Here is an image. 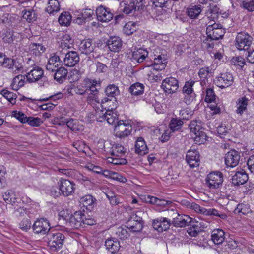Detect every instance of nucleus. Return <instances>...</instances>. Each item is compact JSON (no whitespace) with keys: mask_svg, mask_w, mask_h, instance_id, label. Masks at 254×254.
<instances>
[{"mask_svg":"<svg viewBox=\"0 0 254 254\" xmlns=\"http://www.w3.org/2000/svg\"><path fill=\"white\" fill-rule=\"evenodd\" d=\"M31 222L27 218H23L19 223V227L22 230L27 232L31 227Z\"/></svg>","mask_w":254,"mask_h":254,"instance_id":"bf43d9fd","label":"nucleus"},{"mask_svg":"<svg viewBox=\"0 0 254 254\" xmlns=\"http://www.w3.org/2000/svg\"><path fill=\"white\" fill-rule=\"evenodd\" d=\"M250 211V209L247 205L241 203L238 204L234 211L235 213H242L245 214L249 213Z\"/></svg>","mask_w":254,"mask_h":254,"instance_id":"e2e57ef3","label":"nucleus"},{"mask_svg":"<svg viewBox=\"0 0 254 254\" xmlns=\"http://www.w3.org/2000/svg\"><path fill=\"white\" fill-rule=\"evenodd\" d=\"M62 173L65 175L71 177L79 181L85 182L89 181V178L87 176H84L80 172L71 169H63Z\"/></svg>","mask_w":254,"mask_h":254,"instance_id":"bb28decb","label":"nucleus"},{"mask_svg":"<svg viewBox=\"0 0 254 254\" xmlns=\"http://www.w3.org/2000/svg\"><path fill=\"white\" fill-rule=\"evenodd\" d=\"M233 81L234 78L232 74L229 72H225L221 73L220 76L214 80V83L218 87L224 88L231 85Z\"/></svg>","mask_w":254,"mask_h":254,"instance_id":"2eb2a0df","label":"nucleus"},{"mask_svg":"<svg viewBox=\"0 0 254 254\" xmlns=\"http://www.w3.org/2000/svg\"><path fill=\"white\" fill-rule=\"evenodd\" d=\"M0 66L12 70L15 73H22L24 65L20 58L12 59L7 57L4 54L0 53Z\"/></svg>","mask_w":254,"mask_h":254,"instance_id":"f257e3e1","label":"nucleus"},{"mask_svg":"<svg viewBox=\"0 0 254 254\" xmlns=\"http://www.w3.org/2000/svg\"><path fill=\"white\" fill-rule=\"evenodd\" d=\"M107 45L111 51L117 52L121 49L123 41L118 36H111L107 40Z\"/></svg>","mask_w":254,"mask_h":254,"instance_id":"5701e85b","label":"nucleus"},{"mask_svg":"<svg viewBox=\"0 0 254 254\" xmlns=\"http://www.w3.org/2000/svg\"><path fill=\"white\" fill-rule=\"evenodd\" d=\"M54 74V79L59 83H63L66 79L67 70L64 67H59L55 71Z\"/></svg>","mask_w":254,"mask_h":254,"instance_id":"f704fd0d","label":"nucleus"},{"mask_svg":"<svg viewBox=\"0 0 254 254\" xmlns=\"http://www.w3.org/2000/svg\"><path fill=\"white\" fill-rule=\"evenodd\" d=\"M70 212L68 210H64L63 209L61 210L59 213V219H63L65 220L66 223H67L69 219H70V216H71Z\"/></svg>","mask_w":254,"mask_h":254,"instance_id":"774afa93","label":"nucleus"},{"mask_svg":"<svg viewBox=\"0 0 254 254\" xmlns=\"http://www.w3.org/2000/svg\"><path fill=\"white\" fill-rule=\"evenodd\" d=\"M48 240V246L50 251L56 252L62 248L64 244L65 237L61 232H56L53 233L50 232L47 234Z\"/></svg>","mask_w":254,"mask_h":254,"instance_id":"7ed1b4c3","label":"nucleus"},{"mask_svg":"<svg viewBox=\"0 0 254 254\" xmlns=\"http://www.w3.org/2000/svg\"><path fill=\"white\" fill-rule=\"evenodd\" d=\"M108 161L116 165H125L127 163V160L122 157L112 156L108 158Z\"/></svg>","mask_w":254,"mask_h":254,"instance_id":"13d9d810","label":"nucleus"},{"mask_svg":"<svg viewBox=\"0 0 254 254\" xmlns=\"http://www.w3.org/2000/svg\"><path fill=\"white\" fill-rule=\"evenodd\" d=\"M72 17L68 12H64L61 14L58 21L60 25L68 26L70 24Z\"/></svg>","mask_w":254,"mask_h":254,"instance_id":"49530a36","label":"nucleus"},{"mask_svg":"<svg viewBox=\"0 0 254 254\" xmlns=\"http://www.w3.org/2000/svg\"><path fill=\"white\" fill-rule=\"evenodd\" d=\"M1 94L12 104L14 105L16 103L17 96L13 92L6 89H3L1 91Z\"/></svg>","mask_w":254,"mask_h":254,"instance_id":"603ef678","label":"nucleus"},{"mask_svg":"<svg viewBox=\"0 0 254 254\" xmlns=\"http://www.w3.org/2000/svg\"><path fill=\"white\" fill-rule=\"evenodd\" d=\"M206 181L210 189H218L223 182V174L219 171L210 173L206 178Z\"/></svg>","mask_w":254,"mask_h":254,"instance_id":"423d86ee","label":"nucleus"},{"mask_svg":"<svg viewBox=\"0 0 254 254\" xmlns=\"http://www.w3.org/2000/svg\"><path fill=\"white\" fill-rule=\"evenodd\" d=\"M67 223L73 229H79L82 227L83 219L85 218V215L81 211L75 212L71 214Z\"/></svg>","mask_w":254,"mask_h":254,"instance_id":"aec40b11","label":"nucleus"},{"mask_svg":"<svg viewBox=\"0 0 254 254\" xmlns=\"http://www.w3.org/2000/svg\"><path fill=\"white\" fill-rule=\"evenodd\" d=\"M105 246L108 251L112 254L117 252L121 247L120 242L115 238H108L105 241Z\"/></svg>","mask_w":254,"mask_h":254,"instance_id":"7c9ffc66","label":"nucleus"},{"mask_svg":"<svg viewBox=\"0 0 254 254\" xmlns=\"http://www.w3.org/2000/svg\"><path fill=\"white\" fill-rule=\"evenodd\" d=\"M147 201L151 204L155 205L160 208V210L166 211L171 207L173 203L170 200H166L164 199H159L156 197L148 196Z\"/></svg>","mask_w":254,"mask_h":254,"instance_id":"a211bd4d","label":"nucleus"},{"mask_svg":"<svg viewBox=\"0 0 254 254\" xmlns=\"http://www.w3.org/2000/svg\"><path fill=\"white\" fill-rule=\"evenodd\" d=\"M131 131V125L125 123L124 121H119L115 127V136L120 138L128 136Z\"/></svg>","mask_w":254,"mask_h":254,"instance_id":"9b49d317","label":"nucleus"},{"mask_svg":"<svg viewBox=\"0 0 254 254\" xmlns=\"http://www.w3.org/2000/svg\"><path fill=\"white\" fill-rule=\"evenodd\" d=\"M225 239V232L222 229H218L212 231L211 240L216 245L221 244Z\"/></svg>","mask_w":254,"mask_h":254,"instance_id":"2f4dec72","label":"nucleus"},{"mask_svg":"<svg viewBox=\"0 0 254 254\" xmlns=\"http://www.w3.org/2000/svg\"><path fill=\"white\" fill-rule=\"evenodd\" d=\"M247 105L248 99L245 97L242 98L237 103L236 113L242 115L244 112L247 110Z\"/></svg>","mask_w":254,"mask_h":254,"instance_id":"de8ad7c7","label":"nucleus"},{"mask_svg":"<svg viewBox=\"0 0 254 254\" xmlns=\"http://www.w3.org/2000/svg\"><path fill=\"white\" fill-rule=\"evenodd\" d=\"M84 82L87 88V91H90L91 94L93 95H97L98 91L96 88L97 86H100V82L95 80L90 79H85Z\"/></svg>","mask_w":254,"mask_h":254,"instance_id":"473e14b6","label":"nucleus"},{"mask_svg":"<svg viewBox=\"0 0 254 254\" xmlns=\"http://www.w3.org/2000/svg\"><path fill=\"white\" fill-rule=\"evenodd\" d=\"M252 37L247 33L239 32L236 37V46L239 50H246L251 45Z\"/></svg>","mask_w":254,"mask_h":254,"instance_id":"1a4fd4ad","label":"nucleus"},{"mask_svg":"<svg viewBox=\"0 0 254 254\" xmlns=\"http://www.w3.org/2000/svg\"><path fill=\"white\" fill-rule=\"evenodd\" d=\"M22 17L28 22L31 23L35 21L37 17L35 11L32 9H25L22 11Z\"/></svg>","mask_w":254,"mask_h":254,"instance_id":"79ce46f5","label":"nucleus"},{"mask_svg":"<svg viewBox=\"0 0 254 254\" xmlns=\"http://www.w3.org/2000/svg\"><path fill=\"white\" fill-rule=\"evenodd\" d=\"M45 50V48L41 44L32 43L30 45L29 52L31 55L39 56Z\"/></svg>","mask_w":254,"mask_h":254,"instance_id":"ea45409f","label":"nucleus"},{"mask_svg":"<svg viewBox=\"0 0 254 254\" xmlns=\"http://www.w3.org/2000/svg\"><path fill=\"white\" fill-rule=\"evenodd\" d=\"M25 77L21 74L15 77L11 84L12 90L17 91L20 88L24 86L25 82Z\"/></svg>","mask_w":254,"mask_h":254,"instance_id":"4c0bfd02","label":"nucleus"},{"mask_svg":"<svg viewBox=\"0 0 254 254\" xmlns=\"http://www.w3.org/2000/svg\"><path fill=\"white\" fill-rule=\"evenodd\" d=\"M105 120L111 125H113L116 123L118 124V122H119L118 115L113 110H106Z\"/></svg>","mask_w":254,"mask_h":254,"instance_id":"09e8293b","label":"nucleus"},{"mask_svg":"<svg viewBox=\"0 0 254 254\" xmlns=\"http://www.w3.org/2000/svg\"><path fill=\"white\" fill-rule=\"evenodd\" d=\"M248 180V176L244 170L238 171L232 178V183L234 186L244 184Z\"/></svg>","mask_w":254,"mask_h":254,"instance_id":"a878e982","label":"nucleus"},{"mask_svg":"<svg viewBox=\"0 0 254 254\" xmlns=\"http://www.w3.org/2000/svg\"><path fill=\"white\" fill-rule=\"evenodd\" d=\"M126 152V149L122 145L119 144H113L111 151L112 156L122 157Z\"/></svg>","mask_w":254,"mask_h":254,"instance_id":"c03bdc74","label":"nucleus"},{"mask_svg":"<svg viewBox=\"0 0 254 254\" xmlns=\"http://www.w3.org/2000/svg\"><path fill=\"white\" fill-rule=\"evenodd\" d=\"M59 190L64 196H68L72 194L75 190V184L73 182L61 178L58 183Z\"/></svg>","mask_w":254,"mask_h":254,"instance_id":"4468645a","label":"nucleus"},{"mask_svg":"<svg viewBox=\"0 0 254 254\" xmlns=\"http://www.w3.org/2000/svg\"><path fill=\"white\" fill-rule=\"evenodd\" d=\"M186 160L189 166L191 168L197 167L199 165L200 156L199 152L196 150H189L186 155Z\"/></svg>","mask_w":254,"mask_h":254,"instance_id":"6ab92c4d","label":"nucleus"},{"mask_svg":"<svg viewBox=\"0 0 254 254\" xmlns=\"http://www.w3.org/2000/svg\"><path fill=\"white\" fill-rule=\"evenodd\" d=\"M189 128L190 132L194 133L195 136L193 138L196 144H203L207 140V135L204 131V129L201 127L200 122L198 123L196 121H191Z\"/></svg>","mask_w":254,"mask_h":254,"instance_id":"20e7f679","label":"nucleus"},{"mask_svg":"<svg viewBox=\"0 0 254 254\" xmlns=\"http://www.w3.org/2000/svg\"><path fill=\"white\" fill-rule=\"evenodd\" d=\"M148 52L144 48H139L132 52V60L138 63H142L148 57Z\"/></svg>","mask_w":254,"mask_h":254,"instance_id":"c85d7f7f","label":"nucleus"},{"mask_svg":"<svg viewBox=\"0 0 254 254\" xmlns=\"http://www.w3.org/2000/svg\"><path fill=\"white\" fill-rule=\"evenodd\" d=\"M171 224V221L168 218L160 217L153 220L152 226L155 230L161 232L168 229Z\"/></svg>","mask_w":254,"mask_h":254,"instance_id":"4be33fe9","label":"nucleus"},{"mask_svg":"<svg viewBox=\"0 0 254 254\" xmlns=\"http://www.w3.org/2000/svg\"><path fill=\"white\" fill-rule=\"evenodd\" d=\"M26 123L33 127H38L41 123V119L38 117H28Z\"/></svg>","mask_w":254,"mask_h":254,"instance_id":"338daca9","label":"nucleus"},{"mask_svg":"<svg viewBox=\"0 0 254 254\" xmlns=\"http://www.w3.org/2000/svg\"><path fill=\"white\" fill-rule=\"evenodd\" d=\"M1 36L3 42L5 44H9L12 43L15 38L13 32L8 31L3 33Z\"/></svg>","mask_w":254,"mask_h":254,"instance_id":"5fc2aeb1","label":"nucleus"},{"mask_svg":"<svg viewBox=\"0 0 254 254\" xmlns=\"http://www.w3.org/2000/svg\"><path fill=\"white\" fill-rule=\"evenodd\" d=\"M115 234L121 240H125L127 238L129 234L127 229L123 227H120L117 228L115 232Z\"/></svg>","mask_w":254,"mask_h":254,"instance_id":"864d4df0","label":"nucleus"},{"mask_svg":"<svg viewBox=\"0 0 254 254\" xmlns=\"http://www.w3.org/2000/svg\"><path fill=\"white\" fill-rule=\"evenodd\" d=\"M106 196L112 205H117L121 203V197L118 195H115L113 192H111L107 193Z\"/></svg>","mask_w":254,"mask_h":254,"instance_id":"4d7b16f0","label":"nucleus"},{"mask_svg":"<svg viewBox=\"0 0 254 254\" xmlns=\"http://www.w3.org/2000/svg\"><path fill=\"white\" fill-rule=\"evenodd\" d=\"M135 152L139 155H144L148 152V149L144 138L138 137L135 144Z\"/></svg>","mask_w":254,"mask_h":254,"instance_id":"c756f323","label":"nucleus"},{"mask_svg":"<svg viewBox=\"0 0 254 254\" xmlns=\"http://www.w3.org/2000/svg\"><path fill=\"white\" fill-rule=\"evenodd\" d=\"M202 11L201 6L198 5H190L187 9V15L191 19H195Z\"/></svg>","mask_w":254,"mask_h":254,"instance_id":"58836bf2","label":"nucleus"},{"mask_svg":"<svg viewBox=\"0 0 254 254\" xmlns=\"http://www.w3.org/2000/svg\"><path fill=\"white\" fill-rule=\"evenodd\" d=\"M96 199L91 195H86L80 198V203L87 209L90 210L95 204Z\"/></svg>","mask_w":254,"mask_h":254,"instance_id":"e433bc0d","label":"nucleus"},{"mask_svg":"<svg viewBox=\"0 0 254 254\" xmlns=\"http://www.w3.org/2000/svg\"><path fill=\"white\" fill-rule=\"evenodd\" d=\"M50 224L46 218H39L34 222L32 225L33 231L35 234L45 235L49 233Z\"/></svg>","mask_w":254,"mask_h":254,"instance_id":"6e6552de","label":"nucleus"},{"mask_svg":"<svg viewBox=\"0 0 254 254\" xmlns=\"http://www.w3.org/2000/svg\"><path fill=\"white\" fill-rule=\"evenodd\" d=\"M241 156L240 153L235 150H231L225 156V162L227 167L233 168L239 163Z\"/></svg>","mask_w":254,"mask_h":254,"instance_id":"f3484780","label":"nucleus"},{"mask_svg":"<svg viewBox=\"0 0 254 254\" xmlns=\"http://www.w3.org/2000/svg\"><path fill=\"white\" fill-rule=\"evenodd\" d=\"M130 2L134 5L133 8L136 11H141L144 7V0H131Z\"/></svg>","mask_w":254,"mask_h":254,"instance_id":"680f3d73","label":"nucleus"},{"mask_svg":"<svg viewBox=\"0 0 254 254\" xmlns=\"http://www.w3.org/2000/svg\"><path fill=\"white\" fill-rule=\"evenodd\" d=\"M73 40L68 34L63 35L61 38V47L63 49H69L71 47Z\"/></svg>","mask_w":254,"mask_h":254,"instance_id":"8fccbe9b","label":"nucleus"},{"mask_svg":"<svg viewBox=\"0 0 254 254\" xmlns=\"http://www.w3.org/2000/svg\"><path fill=\"white\" fill-rule=\"evenodd\" d=\"M13 115L14 117H15L17 119H18L21 123H26V120H27L28 117H27L25 114L23 113L14 111L13 112Z\"/></svg>","mask_w":254,"mask_h":254,"instance_id":"0e129e2a","label":"nucleus"},{"mask_svg":"<svg viewBox=\"0 0 254 254\" xmlns=\"http://www.w3.org/2000/svg\"><path fill=\"white\" fill-rule=\"evenodd\" d=\"M191 218L188 215L178 214L175 220H172V224L176 227H183L189 226V223L191 222Z\"/></svg>","mask_w":254,"mask_h":254,"instance_id":"cd10ccee","label":"nucleus"},{"mask_svg":"<svg viewBox=\"0 0 254 254\" xmlns=\"http://www.w3.org/2000/svg\"><path fill=\"white\" fill-rule=\"evenodd\" d=\"M4 200L8 204L13 206H18V204H22L20 198L17 197L15 192L12 190H7L3 195Z\"/></svg>","mask_w":254,"mask_h":254,"instance_id":"393cba45","label":"nucleus"},{"mask_svg":"<svg viewBox=\"0 0 254 254\" xmlns=\"http://www.w3.org/2000/svg\"><path fill=\"white\" fill-rule=\"evenodd\" d=\"M96 14L98 20L102 22H108L113 17L110 9L102 5L96 8Z\"/></svg>","mask_w":254,"mask_h":254,"instance_id":"dca6fc26","label":"nucleus"},{"mask_svg":"<svg viewBox=\"0 0 254 254\" xmlns=\"http://www.w3.org/2000/svg\"><path fill=\"white\" fill-rule=\"evenodd\" d=\"M231 63L236 66H239L242 68L245 64V60L244 58L241 56L234 57L231 59Z\"/></svg>","mask_w":254,"mask_h":254,"instance_id":"052dcab7","label":"nucleus"},{"mask_svg":"<svg viewBox=\"0 0 254 254\" xmlns=\"http://www.w3.org/2000/svg\"><path fill=\"white\" fill-rule=\"evenodd\" d=\"M144 85L140 82H136L128 88V91L133 96H139L143 94Z\"/></svg>","mask_w":254,"mask_h":254,"instance_id":"c9c22d12","label":"nucleus"},{"mask_svg":"<svg viewBox=\"0 0 254 254\" xmlns=\"http://www.w3.org/2000/svg\"><path fill=\"white\" fill-rule=\"evenodd\" d=\"M183 124L184 122L181 119L177 117L172 118L170 121L169 127L172 131H178L181 129Z\"/></svg>","mask_w":254,"mask_h":254,"instance_id":"37998d69","label":"nucleus"},{"mask_svg":"<svg viewBox=\"0 0 254 254\" xmlns=\"http://www.w3.org/2000/svg\"><path fill=\"white\" fill-rule=\"evenodd\" d=\"M195 82L191 79L185 82L182 88V92L184 95V101L187 104H190L194 99L195 94L193 86Z\"/></svg>","mask_w":254,"mask_h":254,"instance_id":"0eeeda50","label":"nucleus"},{"mask_svg":"<svg viewBox=\"0 0 254 254\" xmlns=\"http://www.w3.org/2000/svg\"><path fill=\"white\" fill-rule=\"evenodd\" d=\"M126 227L132 232L141 231L143 227V221L142 217L136 214L132 213L126 222Z\"/></svg>","mask_w":254,"mask_h":254,"instance_id":"39448f33","label":"nucleus"},{"mask_svg":"<svg viewBox=\"0 0 254 254\" xmlns=\"http://www.w3.org/2000/svg\"><path fill=\"white\" fill-rule=\"evenodd\" d=\"M106 96L111 97L116 100V96L120 94V91L117 86L110 84L107 86L105 90Z\"/></svg>","mask_w":254,"mask_h":254,"instance_id":"a19ab883","label":"nucleus"},{"mask_svg":"<svg viewBox=\"0 0 254 254\" xmlns=\"http://www.w3.org/2000/svg\"><path fill=\"white\" fill-rule=\"evenodd\" d=\"M137 29V24L133 21H129L127 23L123 28V32L127 35L132 34Z\"/></svg>","mask_w":254,"mask_h":254,"instance_id":"3c124183","label":"nucleus"},{"mask_svg":"<svg viewBox=\"0 0 254 254\" xmlns=\"http://www.w3.org/2000/svg\"><path fill=\"white\" fill-rule=\"evenodd\" d=\"M63 122L65 123L67 127L71 130L77 131L82 129V126L79 125L78 121L73 119H65L64 117L61 118Z\"/></svg>","mask_w":254,"mask_h":254,"instance_id":"72a5a7b5","label":"nucleus"},{"mask_svg":"<svg viewBox=\"0 0 254 254\" xmlns=\"http://www.w3.org/2000/svg\"><path fill=\"white\" fill-rule=\"evenodd\" d=\"M60 9L59 2L57 0H50L47 3L46 11L50 14L58 12Z\"/></svg>","mask_w":254,"mask_h":254,"instance_id":"a18cd8bd","label":"nucleus"},{"mask_svg":"<svg viewBox=\"0 0 254 254\" xmlns=\"http://www.w3.org/2000/svg\"><path fill=\"white\" fill-rule=\"evenodd\" d=\"M212 73V69L209 67H205L199 69L198 75L200 78L205 79L209 74Z\"/></svg>","mask_w":254,"mask_h":254,"instance_id":"69168bd1","label":"nucleus"},{"mask_svg":"<svg viewBox=\"0 0 254 254\" xmlns=\"http://www.w3.org/2000/svg\"><path fill=\"white\" fill-rule=\"evenodd\" d=\"M206 32L208 37L214 40L222 38L225 34V31L222 26L216 23L208 25Z\"/></svg>","mask_w":254,"mask_h":254,"instance_id":"9d476101","label":"nucleus"},{"mask_svg":"<svg viewBox=\"0 0 254 254\" xmlns=\"http://www.w3.org/2000/svg\"><path fill=\"white\" fill-rule=\"evenodd\" d=\"M44 75L42 68L38 66H35L26 75L27 81L29 83L35 82L41 79Z\"/></svg>","mask_w":254,"mask_h":254,"instance_id":"412c9836","label":"nucleus"},{"mask_svg":"<svg viewBox=\"0 0 254 254\" xmlns=\"http://www.w3.org/2000/svg\"><path fill=\"white\" fill-rule=\"evenodd\" d=\"M87 168L89 170H91L97 174H102L104 176H108L109 174V171L106 170H103V169L100 167L95 166L93 164L88 165L87 166Z\"/></svg>","mask_w":254,"mask_h":254,"instance_id":"6e6d98bb","label":"nucleus"},{"mask_svg":"<svg viewBox=\"0 0 254 254\" xmlns=\"http://www.w3.org/2000/svg\"><path fill=\"white\" fill-rule=\"evenodd\" d=\"M161 86L166 93L173 94L176 93L179 88V81L175 78H166L163 80Z\"/></svg>","mask_w":254,"mask_h":254,"instance_id":"f8f14e48","label":"nucleus"},{"mask_svg":"<svg viewBox=\"0 0 254 254\" xmlns=\"http://www.w3.org/2000/svg\"><path fill=\"white\" fill-rule=\"evenodd\" d=\"M79 50L82 54L89 55L90 59H96L101 56L99 48H96L91 39L82 40L79 45Z\"/></svg>","mask_w":254,"mask_h":254,"instance_id":"f03ea898","label":"nucleus"},{"mask_svg":"<svg viewBox=\"0 0 254 254\" xmlns=\"http://www.w3.org/2000/svg\"><path fill=\"white\" fill-rule=\"evenodd\" d=\"M62 63V61L60 60V56L55 53L52 54L46 65V69L51 72H54L59 68V65H60Z\"/></svg>","mask_w":254,"mask_h":254,"instance_id":"b1692460","label":"nucleus"},{"mask_svg":"<svg viewBox=\"0 0 254 254\" xmlns=\"http://www.w3.org/2000/svg\"><path fill=\"white\" fill-rule=\"evenodd\" d=\"M62 56H64V64L66 66L73 67L79 62V55L75 51H71L66 53L63 52V53H61L60 57H62Z\"/></svg>","mask_w":254,"mask_h":254,"instance_id":"ddd939ff","label":"nucleus"}]
</instances>
